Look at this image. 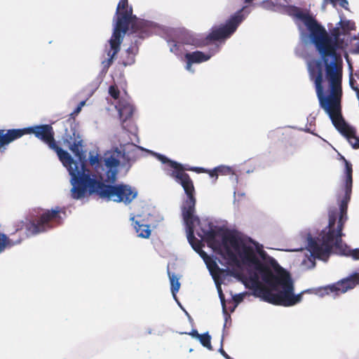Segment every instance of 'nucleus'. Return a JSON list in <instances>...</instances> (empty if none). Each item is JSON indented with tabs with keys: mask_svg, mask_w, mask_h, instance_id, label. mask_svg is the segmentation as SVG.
Listing matches in <instances>:
<instances>
[{
	"mask_svg": "<svg viewBox=\"0 0 359 359\" xmlns=\"http://www.w3.org/2000/svg\"><path fill=\"white\" fill-rule=\"evenodd\" d=\"M222 243L224 253L221 254L223 257L236 262V255L232 248L244 264L254 267L256 272L250 276L247 286L252 290L255 297L283 306H294L302 301V293L294 294L290 274L274 258L269 257L264 262H261L252 246L230 232L223 234Z\"/></svg>",
	"mask_w": 359,
	"mask_h": 359,
	"instance_id": "1",
	"label": "nucleus"
},
{
	"mask_svg": "<svg viewBox=\"0 0 359 359\" xmlns=\"http://www.w3.org/2000/svg\"><path fill=\"white\" fill-rule=\"evenodd\" d=\"M297 16L301 19L310 32V37L315 46L320 59H312L308 62V72L310 74L309 65L311 62L318 60L325 66V79L329 83L330 90L336 91L341 88L343 76V60L341 54L338 50L341 48L339 41L341 32L338 27L334 28L329 35L325 29L320 25L309 14L302 12ZM323 76V75L322 74Z\"/></svg>",
	"mask_w": 359,
	"mask_h": 359,
	"instance_id": "2",
	"label": "nucleus"
},
{
	"mask_svg": "<svg viewBox=\"0 0 359 359\" xmlns=\"http://www.w3.org/2000/svg\"><path fill=\"white\" fill-rule=\"evenodd\" d=\"M86 156L83 158L72 162L69 164H63L72 177V188L71 196L74 199H81L87 193L90 194L91 187L89 181L95 180L98 182L114 183L118 174L120 161L113 155L102 158L98 154L90 153L89 163L93 168V172L86 168Z\"/></svg>",
	"mask_w": 359,
	"mask_h": 359,
	"instance_id": "3",
	"label": "nucleus"
},
{
	"mask_svg": "<svg viewBox=\"0 0 359 359\" xmlns=\"http://www.w3.org/2000/svg\"><path fill=\"white\" fill-rule=\"evenodd\" d=\"M309 71L310 79L314 82L320 107L328 114L334 127L347 139L353 148L358 149L359 137L356 136L355 130L345 122L341 114L342 88H337L336 91L330 90V95L325 96L320 62H311Z\"/></svg>",
	"mask_w": 359,
	"mask_h": 359,
	"instance_id": "4",
	"label": "nucleus"
},
{
	"mask_svg": "<svg viewBox=\"0 0 359 359\" xmlns=\"http://www.w3.org/2000/svg\"><path fill=\"white\" fill-rule=\"evenodd\" d=\"M115 17L116 24L109 41L110 49L107 51L108 58L102 62L106 69L111 65L116 55L119 52L123 38L128 31L130 30L131 33L137 34L140 38L144 39L149 36L150 30L147 22L133 15V8L128 6V1H119Z\"/></svg>",
	"mask_w": 359,
	"mask_h": 359,
	"instance_id": "5",
	"label": "nucleus"
},
{
	"mask_svg": "<svg viewBox=\"0 0 359 359\" xmlns=\"http://www.w3.org/2000/svg\"><path fill=\"white\" fill-rule=\"evenodd\" d=\"M33 210L38 214L36 218H34V216L30 215V217H27L25 221H18L14 224L13 231L10 235L18 234V238L13 239L8 237V241L6 248L18 245L26 238L44 233L62 224V218L60 213H65V211L60 207L52 210H46L41 214L36 209Z\"/></svg>",
	"mask_w": 359,
	"mask_h": 359,
	"instance_id": "6",
	"label": "nucleus"
},
{
	"mask_svg": "<svg viewBox=\"0 0 359 359\" xmlns=\"http://www.w3.org/2000/svg\"><path fill=\"white\" fill-rule=\"evenodd\" d=\"M337 216L336 209L330 210L327 226L322 231L319 238L309 240V250L314 258L326 261L333 248L340 254L346 244L342 241V237L345 236L342 232L344 225L337 222Z\"/></svg>",
	"mask_w": 359,
	"mask_h": 359,
	"instance_id": "7",
	"label": "nucleus"
},
{
	"mask_svg": "<svg viewBox=\"0 0 359 359\" xmlns=\"http://www.w3.org/2000/svg\"><path fill=\"white\" fill-rule=\"evenodd\" d=\"M25 134H34L36 137L46 144L50 149L57 153L62 164H69L72 162V156L62 149L55 141L53 128L50 124L38 125L23 129H11L6 133L4 130H0V151H4L6 145Z\"/></svg>",
	"mask_w": 359,
	"mask_h": 359,
	"instance_id": "8",
	"label": "nucleus"
},
{
	"mask_svg": "<svg viewBox=\"0 0 359 359\" xmlns=\"http://www.w3.org/2000/svg\"><path fill=\"white\" fill-rule=\"evenodd\" d=\"M91 191L90 194H96L102 198L113 200L116 202L130 203L136 198L137 192L135 189L127 184L110 185L95 180L89 181Z\"/></svg>",
	"mask_w": 359,
	"mask_h": 359,
	"instance_id": "9",
	"label": "nucleus"
},
{
	"mask_svg": "<svg viewBox=\"0 0 359 359\" xmlns=\"http://www.w3.org/2000/svg\"><path fill=\"white\" fill-rule=\"evenodd\" d=\"M182 215L187 228L188 241L196 251L198 252L201 248V241L194 236L196 224L200 226V231L197 232L199 237L209 243H212L215 241L217 231L210 223L205 224V226L203 227V224L201 222L198 217L195 215V212H190L189 216L186 212H182Z\"/></svg>",
	"mask_w": 359,
	"mask_h": 359,
	"instance_id": "10",
	"label": "nucleus"
},
{
	"mask_svg": "<svg viewBox=\"0 0 359 359\" xmlns=\"http://www.w3.org/2000/svg\"><path fill=\"white\" fill-rule=\"evenodd\" d=\"M173 165L177 168V170H172L168 175L182 187L186 194V198L182 203V213L186 212L189 216L190 212H195L196 203V189L194 182L189 175L185 172V166L179 163H173Z\"/></svg>",
	"mask_w": 359,
	"mask_h": 359,
	"instance_id": "11",
	"label": "nucleus"
},
{
	"mask_svg": "<svg viewBox=\"0 0 359 359\" xmlns=\"http://www.w3.org/2000/svg\"><path fill=\"white\" fill-rule=\"evenodd\" d=\"M243 9H241L232 15L226 22L225 25L218 28L214 29L207 36L206 41H215L229 38L237 29L238 25L243 20V16L241 14Z\"/></svg>",
	"mask_w": 359,
	"mask_h": 359,
	"instance_id": "12",
	"label": "nucleus"
},
{
	"mask_svg": "<svg viewBox=\"0 0 359 359\" xmlns=\"http://www.w3.org/2000/svg\"><path fill=\"white\" fill-rule=\"evenodd\" d=\"M63 144L74 154L78 159L83 158V140L79 132L75 126H71L70 129H66L62 136Z\"/></svg>",
	"mask_w": 359,
	"mask_h": 359,
	"instance_id": "13",
	"label": "nucleus"
},
{
	"mask_svg": "<svg viewBox=\"0 0 359 359\" xmlns=\"http://www.w3.org/2000/svg\"><path fill=\"white\" fill-rule=\"evenodd\" d=\"M359 284V273H354L350 276L343 278L337 283L325 287L327 294L334 293L336 295L344 294L353 289Z\"/></svg>",
	"mask_w": 359,
	"mask_h": 359,
	"instance_id": "14",
	"label": "nucleus"
},
{
	"mask_svg": "<svg viewBox=\"0 0 359 359\" xmlns=\"http://www.w3.org/2000/svg\"><path fill=\"white\" fill-rule=\"evenodd\" d=\"M352 184L353 183L345 182L344 187V195L339 203V213L337 222L343 225L345 224L348 219L347 210L348 204L351 200Z\"/></svg>",
	"mask_w": 359,
	"mask_h": 359,
	"instance_id": "15",
	"label": "nucleus"
},
{
	"mask_svg": "<svg viewBox=\"0 0 359 359\" xmlns=\"http://www.w3.org/2000/svg\"><path fill=\"white\" fill-rule=\"evenodd\" d=\"M119 114L123 128H125L124 123L133 116L135 111L133 105L124 100H120L116 105Z\"/></svg>",
	"mask_w": 359,
	"mask_h": 359,
	"instance_id": "16",
	"label": "nucleus"
},
{
	"mask_svg": "<svg viewBox=\"0 0 359 359\" xmlns=\"http://www.w3.org/2000/svg\"><path fill=\"white\" fill-rule=\"evenodd\" d=\"M184 57L187 60L186 69L189 71L191 70V66L194 63L203 62L210 58V55L198 50L192 53H187L185 54Z\"/></svg>",
	"mask_w": 359,
	"mask_h": 359,
	"instance_id": "17",
	"label": "nucleus"
},
{
	"mask_svg": "<svg viewBox=\"0 0 359 359\" xmlns=\"http://www.w3.org/2000/svg\"><path fill=\"white\" fill-rule=\"evenodd\" d=\"M135 228L139 237L147 238L151 234L149 226L146 224H140L137 222H135Z\"/></svg>",
	"mask_w": 359,
	"mask_h": 359,
	"instance_id": "18",
	"label": "nucleus"
},
{
	"mask_svg": "<svg viewBox=\"0 0 359 359\" xmlns=\"http://www.w3.org/2000/svg\"><path fill=\"white\" fill-rule=\"evenodd\" d=\"M341 160H342L345 165V174L346 179L345 182H348L349 184L353 183V168L352 164L347 161L344 156H341Z\"/></svg>",
	"mask_w": 359,
	"mask_h": 359,
	"instance_id": "19",
	"label": "nucleus"
},
{
	"mask_svg": "<svg viewBox=\"0 0 359 359\" xmlns=\"http://www.w3.org/2000/svg\"><path fill=\"white\" fill-rule=\"evenodd\" d=\"M203 258L210 273L212 276H215L220 272H223V269H221L214 260L211 259L210 257H208L207 259H205L204 257Z\"/></svg>",
	"mask_w": 359,
	"mask_h": 359,
	"instance_id": "20",
	"label": "nucleus"
},
{
	"mask_svg": "<svg viewBox=\"0 0 359 359\" xmlns=\"http://www.w3.org/2000/svg\"><path fill=\"white\" fill-rule=\"evenodd\" d=\"M340 254L345 256H351L355 260L359 259V248L351 249L347 244L344 245V248Z\"/></svg>",
	"mask_w": 359,
	"mask_h": 359,
	"instance_id": "21",
	"label": "nucleus"
},
{
	"mask_svg": "<svg viewBox=\"0 0 359 359\" xmlns=\"http://www.w3.org/2000/svg\"><path fill=\"white\" fill-rule=\"evenodd\" d=\"M126 59H123L121 61V64L125 67L130 65L135 62V53L133 52V48H128L126 50Z\"/></svg>",
	"mask_w": 359,
	"mask_h": 359,
	"instance_id": "22",
	"label": "nucleus"
},
{
	"mask_svg": "<svg viewBox=\"0 0 359 359\" xmlns=\"http://www.w3.org/2000/svg\"><path fill=\"white\" fill-rule=\"evenodd\" d=\"M198 339L204 347L210 351L212 350V346L211 345V336L208 332L201 334Z\"/></svg>",
	"mask_w": 359,
	"mask_h": 359,
	"instance_id": "23",
	"label": "nucleus"
},
{
	"mask_svg": "<svg viewBox=\"0 0 359 359\" xmlns=\"http://www.w3.org/2000/svg\"><path fill=\"white\" fill-rule=\"evenodd\" d=\"M170 288L173 296L176 297V293L179 291L180 287V283L179 282L178 278L174 276H170Z\"/></svg>",
	"mask_w": 359,
	"mask_h": 359,
	"instance_id": "24",
	"label": "nucleus"
},
{
	"mask_svg": "<svg viewBox=\"0 0 359 359\" xmlns=\"http://www.w3.org/2000/svg\"><path fill=\"white\" fill-rule=\"evenodd\" d=\"M157 158L161 163H168L169 166L173 169L172 170H177V168L173 165V163H177L176 161H172L162 154H158Z\"/></svg>",
	"mask_w": 359,
	"mask_h": 359,
	"instance_id": "25",
	"label": "nucleus"
},
{
	"mask_svg": "<svg viewBox=\"0 0 359 359\" xmlns=\"http://www.w3.org/2000/svg\"><path fill=\"white\" fill-rule=\"evenodd\" d=\"M109 94L114 100H118L120 95V90L116 85H112L109 88Z\"/></svg>",
	"mask_w": 359,
	"mask_h": 359,
	"instance_id": "26",
	"label": "nucleus"
},
{
	"mask_svg": "<svg viewBox=\"0 0 359 359\" xmlns=\"http://www.w3.org/2000/svg\"><path fill=\"white\" fill-rule=\"evenodd\" d=\"M8 241V236L3 233H0V253L4 251V250L6 248Z\"/></svg>",
	"mask_w": 359,
	"mask_h": 359,
	"instance_id": "27",
	"label": "nucleus"
},
{
	"mask_svg": "<svg viewBox=\"0 0 359 359\" xmlns=\"http://www.w3.org/2000/svg\"><path fill=\"white\" fill-rule=\"evenodd\" d=\"M217 290H218L219 297V299H220V301H221V303H222L223 312H224V313H227V311H226V302H225V299H224V294H223L222 290V289H221V287H220V286H218V287H217Z\"/></svg>",
	"mask_w": 359,
	"mask_h": 359,
	"instance_id": "28",
	"label": "nucleus"
},
{
	"mask_svg": "<svg viewBox=\"0 0 359 359\" xmlns=\"http://www.w3.org/2000/svg\"><path fill=\"white\" fill-rule=\"evenodd\" d=\"M217 170L218 175L219 174L227 175V174H230L231 172V169L229 167L224 166V165L217 167Z\"/></svg>",
	"mask_w": 359,
	"mask_h": 359,
	"instance_id": "29",
	"label": "nucleus"
},
{
	"mask_svg": "<svg viewBox=\"0 0 359 359\" xmlns=\"http://www.w3.org/2000/svg\"><path fill=\"white\" fill-rule=\"evenodd\" d=\"M185 170L194 171L196 173H205L208 172V169L201 167H186Z\"/></svg>",
	"mask_w": 359,
	"mask_h": 359,
	"instance_id": "30",
	"label": "nucleus"
},
{
	"mask_svg": "<svg viewBox=\"0 0 359 359\" xmlns=\"http://www.w3.org/2000/svg\"><path fill=\"white\" fill-rule=\"evenodd\" d=\"M170 50L172 53H175V55H179L180 45L175 41H172V43L170 44Z\"/></svg>",
	"mask_w": 359,
	"mask_h": 359,
	"instance_id": "31",
	"label": "nucleus"
},
{
	"mask_svg": "<svg viewBox=\"0 0 359 359\" xmlns=\"http://www.w3.org/2000/svg\"><path fill=\"white\" fill-rule=\"evenodd\" d=\"M211 177H215L216 179L218 177V172L217 168H214L213 170H208L207 172Z\"/></svg>",
	"mask_w": 359,
	"mask_h": 359,
	"instance_id": "32",
	"label": "nucleus"
},
{
	"mask_svg": "<svg viewBox=\"0 0 359 359\" xmlns=\"http://www.w3.org/2000/svg\"><path fill=\"white\" fill-rule=\"evenodd\" d=\"M339 24L341 25V28L344 30L349 29V25H350V22L349 21H342V20H341L339 22Z\"/></svg>",
	"mask_w": 359,
	"mask_h": 359,
	"instance_id": "33",
	"label": "nucleus"
},
{
	"mask_svg": "<svg viewBox=\"0 0 359 359\" xmlns=\"http://www.w3.org/2000/svg\"><path fill=\"white\" fill-rule=\"evenodd\" d=\"M184 43L185 44H190V45L196 46H198V43L192 38L187 39V40H185L184 41Z\"/></svg>",
	"mask_w": 359,
	"mask_h": 359,
	"instance_id": "34",
	"label": "nucleus"
},
{
	"mask_svg": "<svg viewBox=\"0 0 359 359\" xmlns=\"http://www.w3.org/2000/svg\"><path fill=\"white\" fill-rule=\"evenodd\" d=\"M355 83H356V81L353 78L352 75H351L350 79H349V84H350L351 88L353 90H355V88H358L357 86H355Z\"/></svg>",
	"mask_w": 359,
	"mask_h": 359,
	"instance_id": "35",
	"label": "nucleus"
},
{
	"mask_svg": "<svg viewBox=\"0 0 359 359\" xmlns=\"http://www.w3.org/2000/svg\"><path fill=\"white\" fill-rule=\"evenodd\" d=\"M188 334L189 335H191V337H195L196 339H198V337L201 335V334H199L196 330H193L191 332H189Z\"/></svg>",
	"mask_w": 359,
	"mask_h": 359,
	"instance_id": "36",
	"label": "nucleus"
},
{
	"mask_svg": "<svg viewBox=\"0 0 359 359\" xmlns=\"http://www.w3.org/2000/svg\"><path fill=\"white\" fill-rule=\"evenodd\" d=\"M219 351L221 354L226 358V359H230V356L224 351L223 348H220Z\"/></svg>",
	"mask_w": 359,
	"mask_h": 359,
	"instance_id": "37",
	"label": "nucleus"
},
{
	"mask_svg": "<svg viewBox=\"0 0 359 359\" xmlns=\"http://www.w3.org/2000/svg\"><path fill=\"white\" fill-rule=\"evenodd\" d=\"M233 299L236 302L238 303L243 300V297L240 295L236 296L233 297Z\"/></svg>",
	"mask_w": 359,
	"mask_h": 359,
	"instance_id": "38",
	"label": "nucleus"
},
{
	"mask_svg": "<svg viewBox=\"0 0 359 359\" xmlns=\"http://www.w3.org/2000/svg\"><path fill=\"white\" fill-rule=\"evenodd\" d=\"M259 253L262 258H264V259L265 258V256L266 255V253L265 251L262 250L259 251Z\"/></svg>",
	"mask_w": 359,
	"mask_h": 359,
	"instance_id": "39",
	"label": "nucleus"
},
{
	"mask_svg": "<svg viewBox=\"0 0 359 359\" xmlns=\"http://www.w3.org/2000/svg\"><path fill=\"white\" fill-rule=\"evenodd\" d=\"M81 110V106H78L74 111V114H78Z\"/></svg>",
	"mask_w": 359,
	"mask_h": 359,
	"instance_id": "40",
	"label": "nucleus"
},
{
	"mask_svg": "<svg viewBox=\"0 0 359 359\" xmlns=\"http://www.w3.org/2000/svg\"><path fill=\"white\" fill-rule=\"evenodd\" d=\"M85 104V101H82L79 103V106H81V108Z\"/></svg>",
	"mask_w": 359,
	"mask_h": 359,
	"instance_id": "41",
	"label": "nucleus"
},
{
	"mask_svg": "<svg viewBox=\"0 0 359 359\" xmlns=\"http://www.w3.org/2000/svg\"><path fill=\"white\" fill-rule=\"evenodd\" d=\"M253 0H245V3H251Z\"/></svg>",
	"mask_w": 359,
	"mask_h": 359,
	"instance_id": "42",
	"label": "nucleus"
},
{
	"mask_svg": "<svg viewBox=\"0 0 359 359\" xmlns=\"http://www.w3.org/2000/svg\"><path fill=\"white\" fill-rule=\"evenodd\" d=\"M230 359H233V358H231L230 357Z\"/></svg>",
	"mask_w": 359,
	"mask_h": 359,
	"instance_id": "43",
	"label": "nucleus"
}]
</instances>
